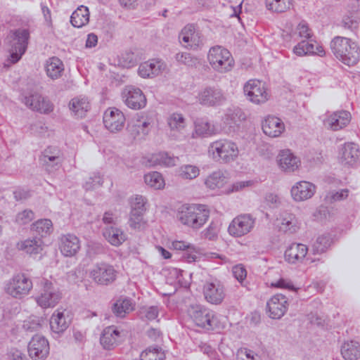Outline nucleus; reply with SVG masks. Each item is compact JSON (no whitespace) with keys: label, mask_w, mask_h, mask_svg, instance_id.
Returning a JSON list of instances; mask_svg holds the SVG:
<instances>
[{"label":"nucleus","mask_w":360,"mask_h":360,"mask_svg":"<svg viewBox=\"0 0 360 360\" xmlns=\"http://www.w3.org/2000/svg\"><path fill=\"white\" fill-rule=\"evenodd\" d=\"M330 46L335 58L345 65L353 66L360 59V48L349 38L336 36L331 40Z\"/></svg>","instance_id":"1"},{"label":"nucleus","mask_w":360,"mask_h":360,"mask_svg":"<svg viewBox=\"0 0 360 360\" xmlns=\"http://www.w3.org/2000/svg\"><path fill=\"white\" fill-rule=\"evenodd\" d=\"M210 210L207 206L202 204L184 205L178 212L180 222L193 229L202 228L210 217Z\"/></svg>","instance_id":"2"},{"label":"nucleus","mask_w":360,"mask_h":360,"mask_svg":"<svg viewBox=\"0 0 360 360\" xmlns=\"http://www.w3.org/2000/svg\"><path fill=\"white\" fill-rule=\"evenodd\" d=\"M209 153L216 161L221 163H230L234 162L239 155V149L237 144L231 140L222 139L210 143Z\"/></svg>","instance_id":"3"},{"label":"nucleus","mask_w":360,"mask_h":360,"mask_svg":"<svg viewBox=\"0 0 360 360\" xmlns=\"http://www.w3.org/2000/svg\"><path fill=\"white\" fill-rule=\"evenodd\" d=\"M207 60L212 69L219 73L231 71L234 65L231 52L221 46H214L210 49Z\"/></svg>","instance_id":"4"},{"label":"nucleus","mask_w":360,"mask_h":360,"mask_svg":"<svg viewBox=\"0 0 360 360\" xmlns=\"http://www.w3.org/2000/svg\"><path fill=\"white\" fill-rule=\"evenodd\" d=\"M33 288L32 279L23 273L14 274L5 284V292L15 299L28 295Z\"/></svg>","instance_id":"5"},{"label":"nucleus","mask_w":360,"mask_h":360,"mask_svg":"<svg viewBox=\"0 0 360 360\" xmlns=\"http://www.w3.org/2000/svg\"><path fill=\"white\" fill-rule=\"evenodd\" d=\"M8 38L11 46L9 60L11 63H15L27 50L30 32L26 29H17L11 31Z\"/></svg>","instance_id":"6"},{"label":"nucleus","mask_w":360,"mask_h":360,"mask_svg":"<svg viewBox=\"0 0 360 360\" xmlns=\"http://www.w3.org/2000/svg\"><path fill=\"white\" fill-rule=\"evenodd\" d=\"M188 314L193 323L198 327L210 330L217 326L215 314L211 309L200 305H192L188 309Z\"/></svg>","instance_id":"7"},{"label":"nucleus","mask_w":360,"mask_h":360,"mask_svg":"<svg viewBox=\"0 0 360 360\" xmlns=\"http://www.w3.org/2000/svg\"><path fill=\"white\" fill-rule=\"evenodd\" d=\"M62 298V293L52 282L45 280L41 281V289L35 300L43 309L54 307Z\"/></svg>","instance_id":"8"},{"label":"nucleus","mask_w":360,"mask_h":360,"mask_svg":"<svg viewBox=\"0 0 360 360\" xmlns=\"http://www.w3.org/2000/svg\"><path fill=\"white\" fill-rule=\"evenodd\" d=\"M197 100L202 106L217 108L226 103V96L224 91L217 86H206L198 93Z\"/></svg>","instance_id":"9"},{"label":"nucleus","mask_w":360,"mask_h":360,"mask_svg":"<svg viewBox=\"0 0 360 360\" xmlns=\"http://www.w3.org/2000/svg\"><path fill=\"white\" fill-rule=\"evenodd\" d=\"M243 91L248 100L257 105L266 103L271 96L265 83L258 79L248 80Z\"/></svg>","instance_id":"10"},{"label":"nucleus","mask_w":360,"mask_h":360,"mask_svg":"<svg viewBox=\"0 0 360 360\" xmlns=\"http://www.w3.org/2000/svg\"><path fill=\"white\" fill-rule=\"evenodd\" d=\"M89 276L96 283L108 285L116 280L117 271L112 265L106 262H100L93 266Z\"/></svg>","instance_id":"11"},{"label":"nucleus","mask_w":360,"mask_h":360,"mask_svg":"<svg viewBox=\"0 0 360 360\" xmlns=\"http://www.w3.org/2000/svg\"><path fill=\"white\" fill-rule=\"evenodd\" d=\"M255 222L256 219L251 214H240L231 221L228 227V232L235 238L243 237L253 230Z\"/></svg>","instance_id":"12"},{"label":"nucleus","mask_w":360,"mask_h":360,"mask_svg":"<svg viewBox=\"0 0 360 360\" xmlns=\"http://www.w3.org/2000/svg\"><path fill=\"white\" fill-rule=\"evenodd\" d=\"M39 161L49 173L58 170L64 161V155L57 146L46 147L39 156Z\"/></svg>","instance_id":"13"},{"label":"nucleus","mask_w":360,"mask_h":360,"mask_svg":"<svg viewBox=\"0 0 360 360\" xmlns=\"http://www.w3.org/2000/svg\"><path fill=\"white\" fill-rule=\"evenodd\" d=\"M154 125L152 115L141 113L137 115L128 125V131L134 138H144L149 134Z\"/></svg>","instance_id":"14"},{"label":"nucleus","mask_w":360,"mask_h":360,"mask_svg":"<svg viewBox=\"0 0 360 360\" xmlns=\"http://www.w3.org/2000/svg\"><path fill=\"white\" fill-rule=\"evenodd\" d=\"M122 98L125 105L133 110H140L146 107V96L138 87L127 86L122 91Z\"/></svg>","instance_id":"15"},{"label":"nucleus","mask_w":360,"mask_h":360,"mask_svg":"<svg viewBox=\"0 0 360 360\" xmlns=\"http://www.w3.org/2000/svg\"><path fill=\"white\" fill-rule=\"evenodd\" d=\"M202 292L205 300L212 304H219L224 300L226 293L224 285L218 280L206 281Z\"/></svg>","instance_id":"16"},{"label":"nucleus","mask_w":360,"mask_h":360,"mask_svg":"<svg viewBox=\"0 0 360 360\" xmlns=\"http://www.w3.org/2000/svg\"><path fill=\"white\" fill-rule=\"evenodd\" d=\"M351 118L352 116L349 112L339 110L332 113H326L323 120V123L327 129L338 131L347 126L351 121Z\"/></svg>","instance_id":"17"},{"label":"nucleus","mask_w":360,"mask_h":360,"mask_svg":"<svg viewBox=\"0 0 360 360\" xmlns=\"http://www.w3.org/2000/svg\"><path fill=\"white\" fill-rule=\"evenodd\" d=\"M49 349L48 340L41 335H34L28 344V353L33 360H45Z\"/></svg>","instance_id":"18"},{"label":"nucleus","mask_w":360,"mask_h":360,"mask_svg":"<svg viewBox=\"0 0 360 360\" xmlns=\"http://www.w3.org/2000/svg\"><path fill=\"white\" fill-rule=\"evenodd\" d=\"M288 299L283 294H276L266 303L269 316L273 319H279L288 309Z\"/></svg>","instance_id":"19"},{"label":"nucleus","mask_w":360,"mask_h":360,"mask_svg":"<svg viewBox=\"0 0 360 360\" xmlns=\"http://www.w3.org/2000/svg\"><path fill=\"white\" fill-rule=\"evenodd\" d=\"M125 122V117L122 112L112 108L107 109L103 115V123L107 129L111 132L122 130Z\"/></svg>","instance_id":"20"},{"label":"nucleus","mask_w":360,"mask_h":360,"mask_svg":"<svg viewBox=\"0 0 360 360\" xmlns=\"http://www.w3.org/2000/svg\"><path fill=\"white\" fill-rule=\"evenodd\" d=\"M308 247L302 243H292L285 250V260L291 264H304L307 259Z\"/></svg>","instance_id":"21"},{"label":"nucleus","mask_w":360,"mask_h":360,"mask_svg":"<svg viewBox=\"0 0 360 360\" xmlns=\"http://www.w3.org/2000/svg\"><path fill=\"white\" fill-rule=\"evenodd\" d=\"M179 41L186 49H197L202 44L200 33L195 30L193 25H187L179 34Z\"/></svg>","instance_id":"22"},{"label":"nucleus","mask_w":360,"mask_h":360,"mask_svg":"<svg viewBox=\"0 0 360 360\" xmlns=\"http://www.w3.org/2000/svg\"><path fill=\"white\" fill-rule=\"evenodd\" d=\"M217 133V129L206 117L196 118L193 122V130L191 133L192 139H203L210 137Z\"/></svg>","instance_id":"23"},{"label":"nucleus","mask_w":360,"mask_h":360,"mask_svg":"<svg viewBox=\"0 0 360 360\" xmlns=\"http://www.w3.org/2000/svg\"><path fill=\"white\" fill-rule=\"evenodd\" d=\"M165 68V64L162 60L153 58L141 63L138 73L143 78H153L161 74Z\"/></svg>","instance_id":"24"},{"label":"nucleus","mask_w":360,"mask_h":360,"mask_svg":"<svg viewBox=\"0 0 360 360\" xmlns=\"http://www.w3.org/2000/svg\"><path fill=\"white\" fill-rule=\"evenodd\" d=\"M360 156V150L357 144L353 142L345 143L339 150V159L342 164L354 166Z\"/></svg>","instance_id":"25"},{"label":"nucleus","mask_w":360,"mask_h":360,"mask_svg":"<svg viewBox=\"0 0 360 360\" xmlns=\"http://www.w3.org/2000/svg\"><path fill=\"white\" fill-rule=\"evenodd\" d=\"M292 52L300 57L307 55H319L320 56L325 55L323 47L313 39L302 40L293 47Z\"/></svg>","instance_id":"26"},{"label":"nucleus","mask_w":360,"mask_h":360,"mask_svg":"<svg viewBox=\"0 0 360 360\" xmlns=\"http://www.w3.org/2000/svg\"><path fill=\"white\" fill-rule=\"evenodd\" d=\"M276 160L280 169L285 172H292L301 165L300 158L288 149L281 150Z\"/></svg>","instance_id":"27"},{"label":"nucleus","mask_w":360,"mask_h":360,"mask_svg":"<svg viewBox=\"0 0 360 360\" xmlns=\"http://www.w3.org/2000/svg\"><path fill=\"white\" fill-rule=\"evenodd\" d=\"M300 223L292 213L283 212L276 219L278 230L285 233H294L300 229Z\"/></svg>","instance_id":"28"},{"label":"nucleus","mask_w":360,"mask_h":360,"mask_svg":"<svg viewBox=\"0 0 360 360\" xmlns=\"http://www.w3.org/2000/svg\"><path fill=\"white\" fill-rule=\"evenodd\" d=\"M23 103L32 110L47 114L53 110L51 101L39 94H33L25 96Z\"/></svg>","instance_id":"29"},{"label":"nucleus","mask_w":360,"mask_h":360,"mask_svg":"<svg viewBox=\"0 0 360 360\" xmlns=\"http://www.w3.org/2000/svg\"><path fill=\"white\" fill-rule=\"evenodd\" d=\"M23 103L32 110L47 114L53 110L51 101L39 94H33L25 96Z\"/></svg>","instance_id":"30"},{"label":"nucleus","mask_w":360,"mask_h":360,"mask_svg":"<svg viewBox=\"0 0 360 360\" xmlns=\"http://www.w3.org/2000/svg\"><path fill=\"white\" fill-rule=\"evenodd\" d=\"M23 103L32 110L47 114L53 110L51 101L39 94H33L25 96Z\"/></svg>","instance_id":"31"},{"label":"nucleus","mask_w":360,"mask_h":360,"mask_svg":"<svg viewBox=\"0 0 360 360\" xmlns=\"http://www.w3.org/2000/svg\"><path fill=\"white\" fill-rule=\"evenodd\" d=\"M167 124L170 129V135L176 140H184L186 136L182 131L186 126V119L181 113L173 112L167 118Z\"/></svg>","instance_id":"32"},{"label":"nucleus","mask_w":360,"mask_h":360,"mask_svg":"<svg viewBox=\"0 0 360 360\" xmlns=\"http://www.w3.org/2000/svg\"><path fill=\"white\" fill-rule=\"evenodd\" d=\"M291 195L294 200L300 202L311 198L316 192V186L309 181H301L291 188Z\"/></svg>","instance_id":"33"},{"label":"nucleus","mask_w":360,"mask_h":360,"mask_svg":"<svg viewBox=\"0 0 360 360\" xmlns=\"http://www.w3.org/2000/svg\"><path fill=\"white\" fill-rule=\"evenodd\" d=\"M59 248L64 256L72 257L80 249L79 239L72 233L62 235L60 238Z\"/></svg>","instance_id":"34"},{"label":"nucleus","mask_w":360,"mask_h":360,"mask_svg":"<svg viewBox=\"0 0 360 360\" xmlns=\"http://www.w3.org/2000/svg\"><path fill=\"white\" fill-rule=\"evenodd\" d=\"M284 129V123L281 119L274 116H268L262 123L264 133L270 137L279 136Z\"/></svg>","instance_id":"35"},{"label":"nucleus","mask_w":360,"mask_h":360,"mask_svg":"<svg viewBox=\"0 0 360 360\" xmlns=\"http://www.w3.org/2000/svg\"><path fill=\"white\" fill-rule=\"evenodd\" d=\"M120 335V331L114 326L105 328L100 338L101 345L105 349H114L117 345Z\"/></svg>","instance_id":"36"},{"label":"nucleus","mask_w":360,"mask_h":360,"mask_svg":"<svg viewBox=\"0 0 360 360\" xmlns=\"http://www.w3.org/2000/svg\"><path fill=\"white\" fill-rule=\"evenodd\" d=\"M135 303L129 297L117 300L112 307L113 314L120 318H124L134 309Z\"/></svg>","instance_id":"37"},{"label":"nucleus","mask_w":360,"mask_h":360,"mask_svg":"<svg viewBox=\"0 0 360 360\" xmlns=\"http://www.w3.org/2000/svg\"><path fill=\"white\" fill-rule=\"evenodd\" d=\"M103 236L109 243L116 247L122 245L127 239L126 234L121 229L112 226L105 229Z\"/></svg>","instance_id":"38"},{"label":"nucleus","mask_w":360,"mask_h":360,"mask_svg":"<svg viewBox=\"0 0 360 360\" xmlns=\"http://www.w3.org/2000/svg\"><path fill=\"white\" fill-rule=\"evenodd\" d=\"M69 105L74 115L79 118L84 117L91 108L89 101L84 97L72 98Z\"/></svg>","instance_id":"39"},{"label":"nucleus","mask_w":360,"mask_h":360,"mask_svg":"<svg viewBox=\"0 0 360 360\" xmlns=\"http://www.w3.org/2000/svg\"><path fill=\"white\" fill-rule=\"evenodd\" d=\"M45 70L49 77L56 79L62 76L64 65L60 59L57 57H52L46 61Z\"/></svg>","instance_id":"40"},{"label":"nucleus","mask_w":360,"mask_h":360,"mask_svg":"<svg viewBox=\"0 0 360 360\" xmlns=\"http://www.w3.org/2000/svg\"><path fill=\"white\" fill-rule=\"evenodd\" d=\"M340 352L345 360H357L360 358V345L353 340L345 342L341 346Z\"/></svg>","instance_id":"41"},{"label":"nucleus","mask_w":360,"mask_h":360,"mask_svg":"<svg viewBox=\"0 0 360 360\" xmlns=\"http://www.w3.org/2000/svg\"><path fill=\"white\" fill-rule=\"evenodd\" d=\"M89 21V11L86 6H79L71 15L70 22L75 27H82Z\"/></svg>","instance_id":"42"},{"label":"nucleus","mask_w":360,"mask_h":360,"mask_svg":"<svg viewBox=\"0 0 360 360\" xmlns=\"http://www.w3.org/2000/svg\"><path fill=\"white\" fill-rule=\"evenodd\" d=\"M68 326L69 321H67L63 312L56 311L52 314L50 319V327L53 333H63Z\"/></svg>","instance_id":"43"},{"label":"nucleus","mask_w":360,"mask_h":360,"mask_svg":"<svg viewBox=\"0 0 360 360\" xmlns=\"http://www.w3.org/2000/svg\"><path fill=\"white\" fill-rule=\"evenodd\" d=\"M227 182V178L222 171L218 170L213 172L205 179V184L207 188L214 190L221 188Z\"/></svg>","instance_id":"44"},{"label":"nucleus","mask_w":360,"mask_h":360,"mask_svg":"<svg viewBox=\"0 0 360 360\" xmlns=\"http://www.w3.org/2000/svg\"><path fill=\"white\" fill-rule=\"evenodd\" d=\"M31 230L37 235L44 237L53 231L52 221L49 219H41L32 224Z\"/></svg>","instance_id":"45"},{"label":"nucleus","mask_w":360,"mask_h":360,"mask_svg":"<svg viewBox=\"0 0 360 360\" xmlns=\"http://www.w3.org/2000/svg\"><path fill=\"white\" fill-rule=\"evenodd\" d=\"M43 242L39 238L27 239L20 244V249L25 250L27 254L37 255L42 250Z\"/></svg>","instance_id":"46"},{"label":"nucleus","mask_w":360,"mask_h":360,"mask_svg":"<svg viewBox=\"0 0 360 360\" xmlns=\"http://www.w3.org/2000/svg\"><path fill=\"white\" fill-rule=\"evenodd\" d=\"M297 35L300 38L306 39L307 40L311 39L313 36L311 30L309 29L308 24L305 21L300 22L296 28V32L293 36L290 34H283V37L286 41H291L292 37Z\"/></svg>","instance_id":"47"},{"label":"nucleus","mask_w":360,"mask_h":360,"mask_svg":"<svg viewBox=\"0 0 360 360\" xmlns=\"http://www.w3.org/2000/svg\"><path fill=\"white\" fill-rule=\"evenodd\" d=\"M266 8L273 13H284L292 6L291 0H266Z\"/></svg>","instance_id":"48"},{"label":"nucleus","mask_w":360,"mask_h":360,"mask_svg":"<svg viewBox=\"0 0 360 360\" xmlns=\"http://www.w3.org/2000/svg\"><path fill=\"white\" fill-rule=\"evenodd\" d=\"M165 354L158 346L149 347L141 352L140 360H165Z\"/></svg>","instance_id":"49"},{"label":"nucleus","mask_w":360,"mask_h":360,"mask_svg":"<svg viewBox=\"0 0 360 360\" xmlns=\"http://www.w3.org/2000/svg\"><path fill=\"white\" fill-rule=\"evenodd\" d=\"M143 213L130 212L128 224L132 229L143 231L148 226L147 221L143 218Z\"/></svg>","instance_id":"50"},{"label":"nucleus","mask_w":360,"mask_h":360,"mask_svg":"<svg viewBox=\"0 0 360 360\" xmlns=\"http://www.w3.org/2000/svg\"><path fill=\"white\" fill-rule=\"evenodd\" d=\"M45 320L39 316H31L24 321L22 328L29 333L37 332L42 328Z\"/></svg>","instance_id":"51"},{"label":"nucleus","mask_w":360,"mask_h":360,"mask_svg":"<svg viewBox=\"0 0 360 360\" xmlns=\"http://www.w3.org/2000/svg\"><path fill=\"white\" fill-rule=\"evenodd\" d=\"M145 183L155 189H161L165 186V181L162 174L158 172H153L145 174Z\"/></svg>","instance_id":"52"},{"label":"nucleus","mask_w":360,"mask_h":360,"mask_svg":"<svg viewBox=\"0 0 360 360\" xmlns=\"http://www.w3.org/2000/svg\"><path fill=\"white\" fill-rule=\"evenodd\" d=\"M220 229L221 224L219 221H212L210 225L201 232V236L209 240H214L218 237Z\"/></svg>","instance_id":"53"},{"label":"nucleus","mask_w":360,"mask_h":360,"mask_svg":"<svg viewBox=\"0 0 360 360\" xmlns=\"http://www.w3.org/2000/svg\"><path fill=\"white\" fill-rule=\"evenodd\" d=\"M331 244V238L328 235L319 236L313 245L314 254H321L326 251Z\"/></svg>","instance_id":"54"},{"label":"nucleus","mask_w":360,"mask_h":360,"mask_svg":"<svg viewBox=\"0 0 360 360\" xmlns=\"http://www.w3.org/2000/svg\"><path fill=\"white\" fill-rule=\"evenodd\" d=\"M200 174L198 167L191 165H182L179 169V176L184 179L191 180L196 178Z\"/></svg>","instance_id":"55"},{"label":"nucleus","mask_w":360,"mask_h":360,"mask_svg":"<svg viewBox=\"0 0 360 360\" xmlns=\"http://www.w3.org/2000/svg\"><path fill=\"white\" fill-rule=\"evenodd\" d=\"M130 203L131 212L144 214L146 211V205L147 200L142 195H136L131 199Z\"/></svg>","instance_id":"56"},{"label":"nucleus","mask_w":360,"mask_h":360,"mask_svg":"<svg viewBox=\"0 0 360 360\" xmlns=\"http://www.w3.org/2000/svg\"><path fill=\"white\" fill-rule=\"evenodd\" d=\"M103 184V178L99 173H94L84 184L85 190H93L101 186Z\"/></svg>","instance_id":"57"},{"label":"nucleus","mask_w":360,"mask_h":360,"mask_svg":"<svg viewBox=\"0 0 360 360\" xmlns=\"http://www.w3.org/2000/svg\"><path fill=\"white\" fill-rule=\"evenodd\" d=\"M159 314V307L158 306L143 307L140 310V314L142 318L152 321L155 319Z\"/></svg>","instance_id":"58"},{"label":"nucleus","mask_w":360,"mask_h":360,"mask_svg":"<svg viewBox=\"0 0 360 360\" xmlns=\"http://www.w3.org/2000/svg\"><path fill=\"white\" fill-rule=\"evenodd\" d=\"M34 218V214L31 210H25L19 212L15 217V222L19 225L30 223Z\"/></svg>","instance_id":"59"},{"label":"nucleus","mask_w":360,"mask_h":360,"mask_svg":"<svg viewBox=\"0 0 360 360\" xmlns=\"http://www.w3.org/2000/svg\"><path fill=\"white\" fill-rule=\"evenodd\" d=\"M176 60L187 66L195 65L197 59L193 57L189 53H178L175 56Z\"/></svg>","instance_id":"60"},{"label":"nucleus","mask_w":360,"mask_h":360,"mask_svg":"<svg viewBox=\"0 0 360 360\" xmlns=\"http://www.w3.org/2000/svg\"><path fill=\"white\" fill-rule=\"evenodd\" d=\"M271 286L276 288H283L292 291H296L297 288L294 286L292 282L284 278H280L278 280L271 283Z\"/></svg>","instance_id":"61"},{"label":"nucleus","mask_w":360,"mask_h":360,"mask_svg":"<svg viewBox=\"0 0 360 360\" xmlns=\"http://www.w3.org/2000/svg\"><path fill=\"white\" fill-rule=\"evenodd\" d=\"M198 252L195 248L194 245H191L188 248H187L184 252L182 253V259L188 262L191 263L193 262H195L198 259Z\"/></svg>","instance_id":"62"},{"label":"nucleus","mask_w":360,"mask_h":360,"mask_svg":"<svg viewBox=\"0 0 360 360\" xmlns=\"http://www.w3.org/2000/svg\"><path fill=\"white\" fill-rule=\"evenodd\" d=\"M232 273L236 279L243 285V281L247 277L245 268L242 264L236 265L232 269Z\"/></svg>","instance_id":"63"},{"label":"nucleus","mask_w":360,"mask_h":360,"mask_svg":"<svg viewBox=\"0 0 360 360\" xmlns=\"http://www.w3.org/2000/svg\"><path fill=\"white\" fill-rule=\"evenodd\" d=\"M158 157L160 160V166L171 167L176 164L175 158L169 156L167 153L160 152Z\"/></svg>","instance_id":"64"}]
</instances>
